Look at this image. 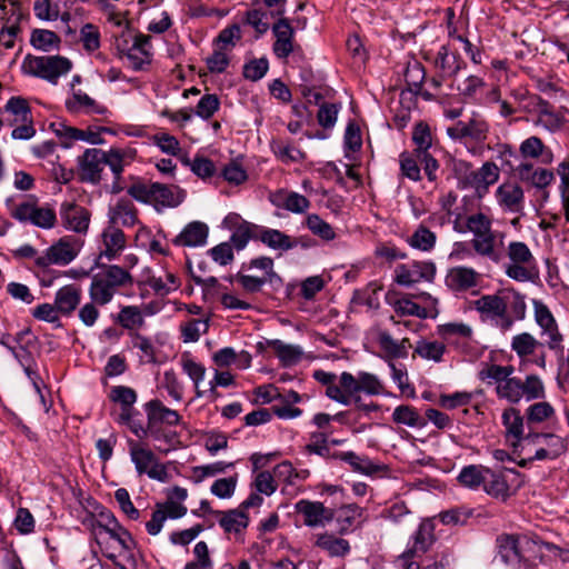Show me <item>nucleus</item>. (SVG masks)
I'll return each mask as SVG.
<instances>
[{
    "mask_svg": "<svg viewBox=\"0 0 569 569\" xmlns=\"http://www.w3.org/2000/svg\"><path fill=\"white\" fill-rule=\"evenodd\" d=\"M113 288L124 287L132 283L131 274L123 268L111 264L108 266L103 272L99 273Z\"/></svg>",
    "mask_w": 569,
    "mask_h": 569,
    "instance_id": "nucleus-52",
    "label": "nucleus"
},
{
    "mask_svg": "<svg viewBox=\"0 0 569 569\" xmlns=\"http://www.w3.org/2000/svg\"><path fill=\"white\" fill-rule=\"evenodd\" d=\"M106 166V151L101 149H87L78 157L79 179L82 182L98 184L101 172Z\"/></svg>",
    "mask_w": 569,
    "mask_h": 569,
    "instance_id": "nucleus-11",
    "label": "nucleus"
},
{
    "mask_svg": "<svg viewBox=\"0 0 569 569\" xmlns=\"http://www.w3.org/2000/svg\"><path fill=\"white\" fill-rule=\"evenodd\" d=\"M480 274L469 267L451 268L446 277V284L453 291H467L476 287Z\"/></svg>",
    "mask_w": 569,
    "mask_h": 569,
    "instance_id": "nucleus-21",
    "label": "nucleus"
},
{
    "mask_svg": "<svg viewBox=\"0 0 569 569\" xmlns=\"http://www.w3.org/2000/svg\"><path fill=\"white\" fill-rule=\"evenodd\" d=\"M483 489L488 495L495 498H501L502 500H506L510 496L506 476L502 472H496L489 468L486 473Z\"/></svg>",
    "mask_w": 569,
    "mask_h": 569,
    "instance_id": "nucleus-35",
    "label": "nucleus"
},
{
    "mask_svg": "<svg viewBox=\"0 0 569 569\" xmlns=\"http://www.w3.org/2000/svg\"><path fill=\"white\" fill-rule=\"evenodd\" d=\"M502 423L506 427L507 438H512L511 446L517 453L522 447L523 417L516 408H508L502 412Z\"/></svg>",
    "mask_w": 569,
    "mask_h": 569,
    "instance_id": "nucleus-23",
    "label": "nucleus"
},
{
    "mask_svg": "<svg viewBox=\"0 0 569 569\" xmlns=\"http://www.w3.org/2000/svg\"><path fill=\"white\" fill-rule=\"evenodd\" d=\"M59 36L47 29H34L31 32L30 43L37 49L44 52L50 51L53 48H58L60 44Z\"/></svg>",
    "mask_w": 569,
    "mask_h": 569,
    "instance_id": "nucleus-44",
    "label": "nucleus"
},
{
    "mask_svg": "<svg viewBox=\"0 0 569 569\" xmlns=\"http://www.w3.org/2000/svg\"><path fill=\"white\" fill-rule=\"evenodd\" d=\"M273 154L283 163L301 162L305 160V153L292 146L289 141L282 139H273L270 142Z\"/></svg>",
    "mask_w": 569,
    "mask_h": 569,
    "instance_id": "nucleus-34",
    "label": "nucleus"
},
{
    "mask_svg": "<svg viewBox=\"0 0 569 569\" xmlns=\"http://www.w3.org/2000/svg\"><path fill=\"white\" fill-rule=\"evenodd\" d=\"M532 306L537 325L549 337L548 347L551 350H562V335L559 332L556 319L548 306L538 299H532Z\"/></svg>",
    "mask_w": 569,
    "mask_h": 569,
    "instance_id": "nucleus-12",
    "label": "nucleus"
},
{
    "mask_svg": "<svg viewBox=\"0 0 569 569\" xmlns=\"http://www.w3.org/2000/svg\"><path fill=\"white\" fill-rule=\"evenodd\" d=\"M114 292L116 288L102 279L100 274L92 278L89 293L93 302L104 306L112 300Z\"/></svg>",
    "mask_w": 569,
    "mask_h": 569,
    "instance_id": "nucleus-40",
    "label": "nucleus"
},
{
    "mask_svg": "<svg viewBox=\"0 0 569 569\" xmlns=\"http://www.w3.org/2000/svg\"><path fill=\"white\" fill-rule=\"evenodd\" d=\"M436 240L435 232L430 231L425 223H421L409 238V244L421 251H430L435 248Z\"/></svg>",
    "mask_w": 569,
    "mask_h": 569,
    "instance_id": "nucleus-45",
    "label": "nucleus"
},
{
    "mask_svg": "<svg viewBox=\"0 0 569 569\" xmlns=\"http://www.w3.org/2000/svg\"><path fill=\"white\" fill-rule=\"evenodd\" d=\"M497 393L499 397L517 403L523 397L522 381L518 378L508 377L502 383L497 386Z\"/></svg>",
    "mask_w": 569,
    "mask_h": 569,
    "instance_id": "nucleus-48",
    "label": "nucleus"
},
{
    "mask_svg": "<svg viewBox=\"0 0 569 569\" xmlns=\"http://www.w3.org/2000/svg\"><path fill=\"white\" fill-rule=\"evenodd\" d=\"M296 511L303 516L305 525L317 527L335 518V511L318 501L300 500L296 503Z\"/></svg>",
    "mask_w": 569,
    "mask_h": 569,
    "instance_id": "nucleus-17",
    "label": "nucleus"
},
{
    "mask_svg": "<svg viewBox=\"0 0 569 569\" xmlns=\"http://www.w3.org/2000/svg\"><path fill=\"white\" fill-rule=\"evenodd\" d=\"M219 517V525L226 532L239 533L244 530L249 525V518L243 510L231 509L228 511H216Z\"/></svg>",
    "mask_w": 569,
    "mask_h": 569,
    "instance_id": "nucleus-29",
    "label": "nucleus"
},
{
    "mask_svg": "<svg viewBox=\"0 0 569 569\" xmlns=\"http://www.w3.org/2000/svg\"><path fill=\"white\" fill-rule=\"evenodd\" d=\"M312 376L315 380L327 387L326 396L329 399L335 400L345 406L349 405V397L348 395H346L343 388H341V385L338 386L335 383L337 378L335 373L327 372L323 370H316Z\"/></svg>",
    "mask_w": 569,
    "mask_h": 569,
    "instance_id": "nucleus-30",
    "label": "nucleus"
},
{
    "mask_svg": "<svg viewBox=\"0 0 569 569\" xmlns=\"http://www.w3.org/2000/svg\"><path fill=\"white\" fill-rule=\"evenodd\" d=\"M305 223L315 236L322 240L330 241L336 238L333 228L316 213L308 214Z\"/></svg>",
    "mask_w": 569,
    "mask_h": 569,
    "instance_id": "nucleus-47",
    "label": "nucleus"
},
{
    "mask_svg": "<svg viewBox=\"0 0 569 569\" xmlns=\"http://www.w3.org/2000/svg\"><path fill=\"white\" fill-rule=\"evenodd\" d=\"M3 109L6 112L14 116L13 120L9 121L10 126H14L19 121H28L32 118L31 108L22 97H11Z\"/></svg>",
    "mask_w": 569,
    "mask_h": 569,
    "instance_id": "nucleus-42",
    "label": "nucleus"
},
{
    "mask_svg": "<svg viewBox=\"0 0 569 569\" xmlns=\"http://www.w3.org/2000/svg\"><path fill=\"white\" fill-rule=\"evenodd\" d=\"M489 131L488 123L479 116L473 114L468 121H458L447 129V133L455 140L469 138L476 142H483Z\"/></svg>",
    "mask_w": 569,
    "mask_h": 569,
    "instance_id": "nucleus-14",
    "label": "nucleus"
},
{
    "mask_svg": "<svg viewBox=\"0 0 569 569\" xmlns=\"http://www.w3.org/2000/svg\"><path fill=\"white\" fill-rule=\"evenodd\" d=\"M78 254L77 241L71 237H63L47 249L43 256L37 257L36 264L47 268L50 264L66 266Z\"/></svg>",
    "mask_w": 569,
    "mask_h": 569,
    "instance_id": "nucleus-10",
    "label": "nucleus"
},
{
    "mask_svg": "<svg viewBox=\"0 0 569 569\" xmlns=\"http://www.w3.org/2000/svg\"><path fill=\"white\" fill-rule=\"evenodd\" d=\"M517 172L521 181L529 182L538 189L548 187L555 180L552 171L543 168L535 170L533 166L528 162L519 164Z\"/></svg>",
    "mask_w": 569,
    "mask_h": 569,
    "instance_id": "nucleus-25",
    "label": "nucleus"
},
{
    "mask_svg": "<svg viewBox=\"0 0 569 569\" xmlns=\"http://www.w3.org/2000/svg\"><path fill=\"white\" fill-rule=\"evenodd\" d=\"M232 467V462L217 461L204 466H196L192 468V473L194 481L201 482L204 478L223 473L228 468Z\"/></svg>",
    "mask_w": 569,
    "mask_h": 569,
    "instance_id": "nucleus-59",
    "label": "nucleus"
},
{
    "mask_svg": "<svg viewBox=\"0 0 569 569\" xmlns=\"http://www.w3.org/2000/svg\"><path fill=\"white\" fill-rule=\"evenodd\" d=\"M362 509L356 503H350L340 507L335 512V518L340 525V532L348 530L355 522V520L361 517Z\"/></svg>",
    "mask_w": 569,
    "mask_h": 569,
    "instance_id": "nucleus-56",
    "label": "nucleus"
},
{
    "mask_svg": "<svg viewBox=\"0 0 569 569\" xmlns=\"http://www.w3.org/2000/svg\"><path fill=\"white\" fill-rule=\"evenodd\" d=\"M144 411L148 421L162 426H178L181 421V416L178 411L166 407L159 399H152L144 403Z\"/></svg>",
    "mask_w": 569,
    "mask_h": 569,
    "instance_id": "nucleus-22",
    "label": "nucleus"
},
{
    "mask_svg": "<svg viewBox=\"0 0 569 569\" xmlns=\"http://www.w3.org/2000/svg\"><path fill=\"white\" fill-rule=\"evenodd\" d=\"M475 308L486 318L492 320L501 329L508 330L513 319L508 313V300L502 295H485L473 302Z\"/></svg>",
    "mask_w": 569,
    "mask_h": 569,
    "instance_id": "nucleus-7",
    "label": "nucleus"
},
{
    "mask_svg": "<svg viewBox=\"0 0 569 569\" xmlns=\"http://www.w3.org/2000/svg\"><path fill=\"white\" fill-rule=\"evenodd\" d=\"M425 78L426 71L420 62L415 61L413 63L408 64L405 72V80L408 86V90L411 93L417 94L420 92Z\"/></svg>",
    "mask_w": 569,
    "mask_h": 569,
    "instance_id": "nucleus-49",
    "label": "nucleus"
},
{
    "mask_svg": "<svg viewBox=\"0 0 569 569\" xmlns=\"http://www.w3.org/2000/svg\"><path fill=\"white\" fill-rule=\"evenodd\" d=\"M241 39L240 26L234 23L222 29L218 37L214 39V43L219 49L229 51L236 43Z\"/></svg>",
    "mask_w": 569,
    "mask_h": 569,
    "instance_id": "nucleus-57",
    "label": "nucleus"
},
{
    "mask_svg": "<svg viewBox=\"0 0 569 569\" xmlns=\"http://www.w3.org/2000/svg\"><path fill=\"white\" fill-rule=\"evenodd\" d=\"M340 385L349 397V403L351 398L359 396L358 393L361 391L375 396L383 391V386L378 377L369 372H359L358 377H355L345 371L340 375Z\"/></svg>",
    "mask_w": 569,
    "mask_h": 569,
    "instance_id": "nucleus-8",
    "label": "nucleus"
},
{
    "mask_svg": "<svg viewBox=\"0 0 569 569\" xmlns=\"http://www.w3.org/2000/svg\"><path fill=\"white\" fill-rule=\"evenodd\" d=\"M506 273L511 279L525 282L533 280L538 276V269L533 264L512 262L507 267Z\"/></svg>",
    "mask_w": 569,
    "mask_h": 569,
    "instance_id": "nucleus-61",
    "label": "nucleus"
},
{
    "mask_svg": "<svg viewBox=\"0 0 569 569\" xmlns=\"http://www.w3.org/2000/svg\"><path fill=\"white\" fill-rule=\"evenodd\" d=\"M379 343L391 359L406 358L408 355L407 347L403 346V342H397L388 332H381L379 335Z\"/></svg>",
    "mask_w": 569,
    "mask_h": 569,
    "instance_id": "nucleus-63",
    "label": "nucleus"
},
{
    "mask_svg": "<svg viewBox=\"0 0 569 569\" xmlns=\"http://www.w3.org/2000/svg\"><path fill=\"white\" fill-rule=\"evenodd\" d=\"M316 546L327 551L331 557H343L350 551L349 541L331 533L319 535Z\"/></svg>",
    "mask_w": 569,
    "mask_h": 569,
    "instance_id": "nucleus-36",
    "label": "nucleus"
},
{
    "mask_svg": "<svg viewBox=\"0 0 569 569\" xmlns=\"http://www.w3.org/2000/svg\"><path fill=\"white\" fill-rule=\"evenodd\" d=\"M72 68L71 61L61 56H32L27 54L22 61L23 73L44 79L53 84L67 74Z\"/></svg>",
    "mask_w": 569,
    "mask_h": 569,
    "instance_id": "nucleus-4",
    "label": "nucleus"
},
{
    "mask_svg": "<svg viewBox=\"0 0 569 569\" xmlns=\"http://www.w3.org/2000/svg\"><path fill=\"white\" fill-rule=\"evenodd\" d=\"M270 202L280 209L301 214L306 213L311 206L307 197L296 191L280 189L270 194Z\"/></svg>",
    "mask_w": 569,
    "mask_h": 569,
    "instance_id": "nucleus-18",
    "label": "nucleus"
},
{
    "mask_svg": "<svg viewBox=\"0 0 569 569\" xmlns=\"http://www.w3.org/2000/svg\"><path fill=\"white\" fill-rule=\"evenodd\" d=\"M81 300V289L74 284H68L60 288L54 298L58 311L64 316L71 315Z\"/></svg>",
    "mask_w": 569,
    "mask_h": 569,
    "instance_id": "nucleus-26",
    "label": "nucleus"
},
{
    "mask_svg": "<svg viewBox=\"0 0 569 569\" xmlns=\"http://www.w3.org/2000/svg\"><path fill=\"white\" fill-rule=\"evenodd\" d=\"M541 343L530 333L522 332L512 338L511 348L521 358L530 356Z\"/></svg>",
    "mask_w": 569,
    "mask_h": 569,
    "instance_id": "nucleus-51",
    "label": "nucleus"
},
{
    "mask_svg": "<svg viewBox=\"0 0 569 569\" xmlns=\"http://www.w3.org/2000/svg\"><path fill=\"white\" fill-rule=\"evenodd\" d=\"M499 202L511 211H519L523 201V190L515 183H503L497 190Z\"/></svg>",
    "mask_w": 569,
    "mask_h": 569,
    "instance_id": "nucleus-33",
    "label": "nucleus"
},
{
    "mask_svg": "<svg viewBox=\"0 0 569 569\" xmlns=\"http://www.w3.org/2000/svg\"><path fill=\"white\" fill-rule=\"evenodd\" d=\"M435 526L430 520H423L413 535L412 546L402 553L401 558L412 559L428 551L435 541Z\"/></svg>",
    "mask_w": 569,
    "mask_h": 569,
    "instance_id": "nucleus-20",
    "label": "nucleus"
},
{
    "mask_svg": "<svg viewBox=\"0 0 569 569\" xmlns=\"http://www.w3.org/2000/svg\"><path fill=\"white\" fill-rule=\"evenodd\" d=\"M110 221L113 224L120 222L123 227H132L138 222V210L129 199L121 198L110 208Z\"/></svg>",
    "mask_w": 569,
    "mask_h": 569,
    "instance_id": "nucleus-28",
    "label": "nucleus"
},
{
    "mask_svg": "<svg viewBox=\"0 0 569 569\" xmlns=\"http://www.w3.org/2000/svg\"><path fill=\"white\" fill-rule=\"evenodd\" d=\"M340 104L321 103L317 113L318 123L325 129H331L337 122Z\"/></svg>",
    "mask_w": 569,
    "mask_h": 569,
    "instance_id": "nucleus-64",
    "label": "nucleus"
},
{
    "mask_svg": "<svg viewBox=\"0 0 569 569\" xmlns=\"http://www.w3.org/2000/svg\"><path fill=\"white\" fill-rule=\"evenodd\" d=\"M392 420L398 425H405L411 428H422L426 426V420L420 417L416 408L409 405H401L395 408Z\"/></svg>",
    "mask_w": 569,
    "mask_h": 569,
    "instance_id": "nucleus-39",
    "label": "nucleus"
},
{
    "mask_svg": "<svg viewBox=\"0 0 569 569\" xmlns=\"http://www.w3.org/2000/svg\"><path fill=\"white\" fill-rule=\"evenodd\" d=\"M90 212L76 202H62L60 206V218L62 224L77 233H86L90 223Z\"/></svg>",
    "mask_w": 569,
    "mask_h": 569,
    "instance_id": "nucleus-15",
    "label": "nucleus"
},
{
    "mask_svg": "<svg viewBox=\"0 0 569 569\" xmlns=\"http://www.w3.org/2000/svg\"><path fill=\"white\" fill-rule=\"evenodd\" d=\"M182 369L189 376V378L193 381L196 388V397L201 398L203 396V391L199 389L200 382L203 380L206 375V368L203 365L196 362L189 357H183Z\"/></svg>",
    "mask_w": 569,
    "mask_h": 569,
    "instance_id": "nucleus-54",
    "label": "nucleus"
},
{
    "mask_svg": "<svg viewBox=\"0 0 569 569\" xmlns=\"http://www.w3.org/2000/svg\"><path fill=\"white\" fill-rule=\"evenodd\" d=\"M268 343L286 367L298 363L303 355V351L299 346L288 345L277 339L270 340Z\"/></svg>",
    "mask_w": 569,
    "mask_h": 569,
    "instance_id": "nucleus-37",
    "label": "nucleus"
},
{
    "mask_svg": "<svg viewBox=\"0 0 569 569\" xmlns=\"http://www.w3.org/2000/svg\"><path fill=\"white\" fill-rule=\"evenodd\" d=\"M208 233L209 228L206 223L192 221L172 239V243L179 247H201L206 244Z\"/></svg>",
    "mask_w": 569,
    "mask_h": 569,
    "instance_id": "nucleus-19",
    "label": "nucleus"
},
{
    "mask_svg": "<svg viewBox=\"0 0 569 569\" xmlns=\"http://www.w3.org/2000/svg\"><path fill=\"white\" fill-rule=\"evenodd\" d=\"M488 468L480 465H469L461 469L458 481L461 486L477 489L486 481V473Z\"/></svg>",
    "mask_w": 569,
    "mask_h": 569,
    "instance_id": "nucleus-38",
    "label": "nucleus"
},
{
    "mask_svg": "<svg viewBox=\"0 0 569 569\" xmlns=\"http://www.w3.org/2000/svg\"><path fill=\"white\" fill-rule=\"evenodd\" d=\"M446 351V346L439 341L420 340L417 342L415 352L423 359L439 362Z\"/></svg>",
    "mask_w": 569,
    "mask_h": 569,
    "instance_id": "nucleus-55",
    "label": "nucleus"
},
{
    "mask_svg": "<svg viewBox=\"0 0 569 569\" xmlns=\"http://www.w3.org/2000/svg\"><path fill=\"white\" fill-rule=\"evenodd\" d=\"M335 458L348 463L355 472L366 476H372L382 469L380 465L375 463L369 457L359 456L353 451L337 452Z\"/></svg>",
    "mask_w": 569,
    "mask_h": 569,
    "instance_id": "nucleus-27",
    "label": "nucleus"
},
{
    "mask_svg": "<svg viewBox=\"0 0 569 569\" xmlns=\"http://www.w3.org/2000/svg\"><path fill=\"white\" fill-rule=\"evenodd\" d=\"M498 555L501 560L518 569H530L535 565L531 551L535 543L526 536L501 535L497 538Z\"/></svg>",
    "mask_w": 569,
    "mask_h": 569,
    "instance_id": "nucleus-3",
    "label": "nucleus"
},
{
    "mask_svg": "<svg viewBox=\"0 0 569 569\" xmlns=\"http://www.w3.org/2000/svg\"><path fill=\"white\" fill-rule=\"evenodd\" d=\"M508 256L515 263H525L536 266V259L529 247L521 241H512L508 246Z\"/></svg>",
    "mask_w": 569,
    "mask_h": 569,
    "instance_id": "nucleus-58",
    "label": "nucleus"
},
{
    "mask_svg": "<svg viewBox=\"0 0 569 569\" xmlns=\"http://www.w3.org/2000/svg\"><path fill=\"white\" fill-rule=\"evenodd\" d=\"M555 413L552 406L549 402H536L531 405L526 411L527 423H539Z\"/></svg>",
    "mask_w": 569,
    "mask_h": 569,
    "instance_id": "nucleus-62",
    "label": "nucleus"
},
{
    "mask_svg": "<svg viewBox=\"0 0 569 569\" xmlns=\"http://www.w3.org/2000/svg\"><path fill=\"white\" fill-rule=\"evenodd\" d=\"M436 274V266L433 262L416 261L410 266L399 264L396 268V282L401 286H412L425 281H432Z\"/></svg>",
    "mask_w": 569,
    "mask_h": 569,
    "instance_id": "nucleus-13",
    "label": "nucleus"
},
{
    "mask_svg": "<svg viewBox=\"0 0 569 569\" xmlns=\"http://www.w3.org/2000/svg\"><path fill=\"white\" fill-rule=\"evenodd\" d=\"M119 323L129 330L141 327L144 323L140 309L136 306H127L121 309L118 315Z\"/></svg>",
    "mask_w": 569,
    "mask_h": 569,
    "instance_id": "nucleus-60",
    "label": "nucleus"
},
{
    "mask_svg": "<svg viewBox=\"0 0 569 569\" xmlns=\"http://www.w3.org/2000/svg\"><path fill=\"white\" fill-rule=\"evenodd\" d=\"M466 168V172L461 178L465 188H472L479 197H482L488 187L496 183L499 178V169L493 162H485L478 170H469L466 162L460 164Z\"/></svg>",
    "mask_w": 569,
    "mask_h": 569,
    "instance_id": "nucleus-9",
    "label": "nucleus"
},
{
    "mask_svg": "<svg viewBox=\"0 0 569 569\" xmlns=\"http://www.w3.org/2000/svg\"><path fill=\"white\" fill-rule=\"evenodd\" d=\"M110 400L121 405L122 418L128 417V411L134 409L133 405L137 401V392L126 386H116L111 389L109 395Z\"/></svg>",
    "mask_w": 569,
    "mask_h": 569,
    "instance_id": "nucleus-41",
    "label": "nucleus"
},
{
    "mask_svg": "<svg viewBox=\"0 0 569 569\" xmlns=\"http://www.w3.org/2000/svg\"><path fill=\"white\" fill-rule=\"evenodd\" d=\"M435 66L442 78L451 79L463 68L465 62L458 52H450L442 46L436 56Z\"/></svg>",
    "mask_w": 569,
    "mask_h": 569,
    "instance_id": "nucleus-24",
    "label": "nucleus"
},
{
    "mask_svg": "<svg viewBox=\"0 0 569 569\" xmlns=\"http://www.w3.org/2000/svg\"><path fill=\"white\" fill-rule=\"evenodd\" d=\"M505 298L508 300V313L513 321L525 319L527 312L525 296L513 289H508L505 291Z\"/></svg>",
    "mask_w": 569,
    "mask_h": 569,
    "instance_id": "nucleus-50",
    "label": "nucleus"
},
{
    "mask_svg": "<svg viewBox=\"0 0 569 569\" xmlns=\"http://www.w3.org/2000/svg\"><path fill=\"white\" fill-rule=\"evenodd\" d=\"M128 194L139 202L152 203L156 207H178L186 198V191L176 184L137 181L128 190Z\"/></svg>",
    "mask_w": 569,
    "mask_h": 569,
    "instance_id": "nucleus-1",
    "label": "nucleus"
},
{
    "mask_svg": "<svg viewBox=\"0 0 569 569\" xmlns=\"http://www.w3.org/2000/svg\"><path fill=\"white\" fill-rule=\"evenodd\" d=\"M258 240L273 250L289 251L292 249L290 236L278 229L263 228L259 226Z\"/></svg>",
    "mask_w": 569,
    "mask_h": 569,
    "instance_id": "nucleus-31",
    "label": "nucleus"
},
{
    "mask_svg": "<svg viewBox=\"0 0 569 569\" xmlns=\"http://www.w3.org/2000/svg\"><path fill=\"white\" fill-rule=\"evenodd\" d=\"M11 216L20 222H29L42 229H51L57 223L54 209L49 204L38 206V199L34 196H29L26 201L17 204Z\"/></svg>",
    "mask_w": 569,
    "mask_h": 569,
    "instance_id": "nucleus-5",
    "label": "nucleus"
},
{
    "mask_svg": "<svg viewBox=\"0 0 569 569\" xmlns=\"http://www.w3.org/2000/svg\"><path fill=\"white\" fill-rule=\"evenodd\" d=\"M545 440H550L551 442H555L552 445L553 448L552 449L540 448L535 452L533 457H530L528 459L516 460L517 465L519 467L525 468L533 460L555 459V458L559 457L561 453H563L567 449L563 440L558 436L546 435Z\"/></svg>",
    "mask_w": 569,
    "mask_h": 569,
    "instance_id": "nucleus-32",
    "label": "nucleus"
},
{
    "mask_svg": "<svg viewBox=\"0 0 569 569\" xmlns=\"http://www.w3.org/2000/svg\"><path fill=\"white\" fill-rule=\"evenodd\" d=\"M458 219L459 217L455 221L453 229L460 233L470 231L473 234V239L470 241V244L475 252L497 262L499 260V254L495 249L496 234L491 229L490 218L482 212L470 214L466 219L465 228L459 226Z\"/></svg>",
    "mask_w": 569,
    "mask_h": 569,
    "instance_id": "nucleus-2",
    "label": "nucleus"
},
{
    "mask_svg": "<svg viewBox=\"0 0 569 569\" xmlns=\"http://www.w3.org/2000/svg\"><path fill=\"white\" fill-rule=\"evenodd\" d=\"M272 33L276 37L272 50L279 59L288 58L295 50L293 36L295 29L289 19L279 18L272 26Z\"/></svg>",
    "mask_w": 569,
    "mask_h": 569,
    "instance_id": "nucleus-16",
    "label": "nucleus"
},
{
    "mask_svg": "<svg viewBox=\"0 0 569 569\" xmlns=\"http://www.w3.org/2000/svg\"><path fill=\"white\" fill-rule=\"evenodd\" d=\"M259 234V226L243 221L240 223L231 236V246H233L237 250H242L250 239L258 240Z\"/></svg>",
    "mask_w": 569,
    "mask_h": 569,
    "instance_id": "nucleus-43",
    "label": "nucleus"
},
{
    "mask_svg": "<svg viewBox=\"0 0 569 569\" xmlns=\"http://www.w3.org/2000/svg\"><path fill=\"white\" fill-rule=\"evenodd\" d=\"M130 457L139 475H148L149 478L167 482L168 471L163 463L159 462L152 450L134 440L128 441Z\"/></svg>",
    "mask_w": 569,
    "mask_h": 569,
    "instance_id": "nucleus-6",
    "label": "nucleus"
},
{
    "mask_svg": "<svg viewBox=\"0 0 569 569\" xmlns=\"http://www.w3.org/2000/svg\"><path fill=\"white\" fill-rule=\"evenodd\" d=\"M167 427L168 426H162L147 420V425L144 427L146 438L150 437L154 441L164 442L168 446H173L177 442L178 433L168 429Z\"/></svg>",
    "mask_w": 569,
    "mask_h": 569,
    "instance_id": "nucleus-46",
    "label": "nucleus"
},
{
    "mask_svg": "<svg viewBox=\"0 0 569 569\" xmlns=\"http://www.w3.org/2000/svg\"><path fill=\"white\" fill-rule=\"evenodd\" d=\"M513 367L511 366H499V365H487L479 371V379L487 381L488 383L497 382L502 383L511 373Z\"/></svg>",
    "mask_w": 569,
    "mask_h": 569,
    "instance_id": "nucleus-53",
    "label": "nucleus"
}]
</instances>
